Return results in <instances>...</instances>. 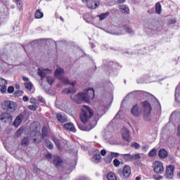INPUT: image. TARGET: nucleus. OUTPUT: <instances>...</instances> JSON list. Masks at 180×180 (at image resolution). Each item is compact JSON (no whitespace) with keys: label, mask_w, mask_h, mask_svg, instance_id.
Returning <instances> with one entry per match:
<instances>
[{"label":"nucleus","mask_w":180,"mask_h":180,"mask_svg":"<svg viewBox=\"0 0 180 180\" xmlns=\"http://www.w3.org/2000/svg\"><path fill=\"white\" fill-rule=\"evenodd\" d=\"M70 98L75 103H82V102L89 103L95 98V91L92 88L84 89L77 95L72 94Z\"/></svg>","instance_id":"1"},{"label":"nucleus","mask_w":180,"mask_h":180,"mask_svg":"<svg viewBox=\"0 0 180 180\" xmlns=\"http://www.w3.org/2000/svg\"><path fill=\"white\" fill-rule=\"evenodd\" d=\"M141 110L143 113V119L148 122L151 120V104L148 101H143L141 103Z\"/></svg>","instance_id":"2"},{"label":"nucleus","mask_w":180,"mask_h":180,"mask_svg":"<svg viewBox=\"0 0 180 180\" xmlns=\"http://www.w3.org/2000/svg\"><path fill=\"white\" fill-rule=\"evenodd\" d=\"M92 116H94V112L91 108L88 105H84L80 113V119L82 123H86Z\"/></svg>","instance_id":"3"},{"label":"nucleus","mask_w":180,"mask_h":180,"mask_svg":"<svg viewBox=\"0 0 180 180\" xmlns=\"http://www.w3.org/2000/svg\"><path fill=\"white\" fill-rule=\"evenodd\" d=\"M2 109L4 110H6L7 113H13L15 110H16V108H18V105L16 103L12 101H5L3 102L2 105Z\"/></svg>","instance_id":"4"},{"label":"nucleus","mask_w":180,"mask_h":180,"mask_svg":"<svg viewBox=\"0 0 180 180\" xmlns=\"http://www.w3.org/2000/svg\"><path fill=\"white\" fill-rule=\"evenodd\" d=\"M118 175L122 176L124 179H127L131 175V168L130 166L126 165L124 166L123 169L117 170Z\"/></svg>","instance_id":"5"},{"label":"nucleus","mask_w":180,"mask_h":180,"mask_svg":"<svg viewBox=\"0 0 180 180\" xmlns=\"http://www.w3.org/2000/svg\"><path fill=\"white\" fill-rule=\"evenodd\" d=\"M153 168L155 174H162L164 172V164L160 161H155L153 164Z\"/></svg>","instance_id":"6"},{"label":"nucleus","mask_w":180,"mask_h":180,"mask_svg":"<svg viewBox=\"0 0 180 180\" xmlns=\"http://www.w3.org/2000/svg\"><path fill=\"white\" fill-rule=\"evenodd\" d=\"M174 170H175V167H174V165H167L166 167L165 178H166V179H174Z\"/></svg>","instance_id":"7"},{"label":"nucleus","mask_w":180,"mask_h":180,"mask_svg":"<svg viewBox=\"0 0 180 180\" xmlns=\"http://www.w3.org/2000/svg\"><path fill=\"white\" fill-rule=\"evenodd\" d=\"M84 123L85 122H83L82 124L78 123L77 124H78L79 129H80V130H83L84 131H89L92 130V129H94V127H95V126H96V124L98 123V120H94L92 121V122L91 123L90 127H86Z\"/></svg>","instance_id":"8"},{"label":"nucleus","mask_w":180,"mask_h":180,"mask_svg":"<svg viewBox=\"0 0 180 180\" xmlns=\"http://www.w3.org/2000/svg\"><path fill=\"white\" fill-rule=\"evenodd\" d=\"M51 72H53V70L48 68H39L37 70V74L39 77H41V79L46 78V77H47V75L49 74H51Z\"/></svg>","instance_id":"9"},{"label":"nucleus","mask_w":180,"mask_h":180,"mask_svg":"<svg viewBox=\"0 0 180 180\" xmlns=\"http://www.w3.org/2000/svg\"><path fill=\"white\" fill-rule=\"evenodd\" d=\"M56 117L60 123H67L68 122V117L64 112H58Z\"/></svg>","instance_id":"10"},{"label":"nucleus","mask_w":180,"mask_h":180,"mask_svg":"<svg viewBox=\"0 0 180 180\" xmlns=\"http://www.w3.org/2000/svg\"><path fill=\"white\" fill-rule=\"evenodd\" d=\"M12 115L9 114V112L3 113L0 116V120L4 122V123H12Z\"/></svg>","instance_id":"11"},{"label":"nucleus","mask_w":180,"mask_h":180,"mask_svg":"<svg viewBox=\"0 0 180 180\" xmlns=\"http://www.w3.org/2000/svg\"><path fill=\"white\" fill-rule=\"evenodd\" d=\"M53 143H55L56 147L59 149L61 150V148H63V147H65V144H67V141L64 140V141H60L58 139H57L56 137H53L52 139Z\"/></svg>","instance_id":"12"},{"label":"nucleus","mask_w":180,"mask_h":180,"mask_svg":"<svg viewBox=\"0 0 180 180\" xmlns=\"http://www.w3.org/2000/svg\"><path fill=\"white\" fill-rule=\"evenodd\" d=\"M131 113L135 117H139V116H140L141 111L140 110V108L139 107V105L135 104L134 105L132 106L131 109Z\"/></svg>","instance_id":"13"},{"label":"nucleus","mask_w":180,"mask_h":180,"mask_svg":"<svg viewBox=\"0 0 180 180\" xmlns=\"http://www.w3.org/2000/svg\"><path fill=\"white\" fill-rule=\"evenodd\" d=\"M121 134L123 140H124L125 141H130V131H129V129H127V128H123L121 130Z\"/></svg>","instance_id":"14"},{"label":"nucleus","mask_w":180,"mask_h":180,"mask_svg":"<svg viewBox=\"0 0 180 180\" xmlns=\"http://www.w3.org/2000/svg\"><path fill=\"white\" fill-rule=\"evenodd\" d=\"M91 161L94 162V164L101 162V153L98 150H96L94 152V156L91 158Z\"/></svg>","instance_id":"15"},{"label":"nucleus","mask_w":180,"mask_h":180,"mask_svg":"<svg viewBox=\"0 0 180 180\" xmlns=\"http://www.w3.org/2000/svg\"><path fill=\"white\" fill-rule=\"evenodd\" d=\"M63 128L65 130H69L70 131H72V133L77 132V129H75V126L72 122H68L63 124Z\"/></svg>","instance_id":"16"},{"label":"nucleus","mask_w":180,"mask_h":180,"mask_svg":"<svg viewBox=\"0 0 180 180\" xmlns=\"http://www.w3.org/2000/svg\"><path fill=\"white\" fill-rule=\"evenodd\" d=\"M6 85L8 82L4 78H0V91L1 94H6Z\"/></svg>","instance_id":"17"},{"label":"nucleus","mask_w":180,"mask_h":180,"mask_svg":"<svg viewBox=\"0 0 180 180\" xmlns=\"http://www.w3.org/2000/svg\"><path fill=\"white\" fill-rule=\"evenodd\" d=\"M77 83L72 82L71 83V87L63 90V94H75L77 92V89L74 86Z\"/></svg>","instance_id":"18"},{"label":"nucleus","mask_w":180,"mask_h":180,"mask_svg":"<svg viewBox=\"0 0 180 180\" xmlns=\"http://www.w3.org/2000/svg\"><path fill=\"white\" fill-rule=\"evenodd\" d=\"M23 121V115H19L16 117L15 120H14L13 125L15 127H19Z\"/></svg>","instance_id":"19"},{"label":"nucleus","mask_w":180,"mask_h":180,"mask_svg":"<svg viewBox=\"0 0 180 180\" xmlns=\"http://www.w3.org/2000/svg\"><path fill=\"white\" fill-rule=\"evenodd\" d=\"M53 165L56 166L57 168L63 165V160L61 159V158L58 156H53Z\"/></svg>","instance_id":"20"},{"label":"nucleus","mask_w":180,"mask_h":180,"mask_svg":"<svg viewBox=\"0 0 180 180\" xmlns=\"http://www.w3.org/2000/svg\"><path fill=\"white\" fill-rule=\"evenodd\" d=\"M160 158H167L168 157V152L165 149H160L158 152Z\"/></svg>","instance_id":"21"},{"label":"nucleus","mask_w":180,"mask_h":180,"mask_svg":"<svg viewBox=\"0 0 180 180\" xmlns=\"http://www.w3.org/2000/svg\"><path fill=\"white\" fill-rule=\"evenodd\" d=\"M123 31L119 33H117V34H124L125 32L127 33H134L133 30L129 27H122Z\"/></svg>","instance_id":"22"},{"label":"nucleus","mask_w":180,"mask_h":180,"mask_svg":"<svg viewBox=\"0 0 180 180\" xmlns=\"http://www.w3.org/2000/svg\"><path fill=\"white\" fill-rule=\"evenodd\" d=\"M63 74H64V70L59 68L56 69V70L55 72V77H56L57 78H58L60 79V78L63 77H61V75H63Z\"/></svg>","instance_id":"23"},{"label":"nucleus","mask_w":180,"mask_h":180,"mask_svg":"<svg viewBox=\"0 0 180 180\" xmlns=\"http://www.w3.org/2000/svg\"><path fill=\"white\" fill-rule=\"evenodd\" d=\"M153 101L156 106L157 110H161V104H160V101L154 96L153 97Z\"/></svg>","instance_id":"24"},{"label":"nucleus","mask_w":180,"mask_h":180,"mask_svg":"<svg viewBox=\"0 0 180 180\" xmlns=\"http://www.w3.org/2000/svg\"><path fill=\"white\" fill-rule=\"evenodd\" d=\"M107 179L108 180H117V177L116 176V174L113 172H110L107 174Z\"/></svg>","instance_id":"25"},{"label":"nucleus","mask_w":180,"mask_h":180,"mask_svg":"<svg viewBox=\"0 0 180 180\" xmlns=\"http://www.w3.org/2000/svg\"><path fill=\"white\" fill-rule=\"evenodd\" d=\"M122 156L126 161H133V155H131L130 153L122 154Z\"/></svg>","instance_id":"26"},{"label":"nucleus","mask_w":180,"mask_h":180,"mask_svg":"<svg viewBox=\"0 0 180 180\" xmlns=\"http://www.w3.org/2000/svg\"><path fill=\"white\" fill-rule=\"evenodd\" d=\"M109 15H110V13L109 12H107V13H104L98 15V18H99V20L102 21V20H104V19H106V18H108Z\"/></svg>","instance_id":"27"},{"label":"nucleus","mask_w":180,"mask_h":180,"mask_svg":"<svg viewBox=\"0 0 180 180\" xmlns=\"http://www.w3.org/2000/svg\"><path fill=\"white\" fill-rule=\"evenodd\" d=\"M59 79H60V82H62V84H64V85L71 84V83L70 82V80H68V78H67V77H60Z\"/></svg>","instance_id":"28"},{"label":"nucleus","mask_w":180,"mask_h":180,"mask_svg":"<svg viewBox=\"0 0 180 180\" xmlns=\"http://www.w3.org/2000/svg\"><path fill=\"white\" fill-rule=\"evenodd\" d=\"M120 9L123 12V13H129V6L127 5H121L119 6Z\"/></svg>","instance_id":"29"},{"label":"nucleus","mask_w":180,"mask_h":180,"mask_svg":"<svg viewBox=\"0 0 180 180\" xmlns=\"http://www.w3.org/2000/svg\"><path fill=\"white\" fill-rule=\"evenodd\" d=\"M43 16H44L43 12L40 11V10L36 11V13H35L36 19H41Z\"/></svg>","instance_id":"30"},{"label":"nucleus","mask_w":180,"mask_h":180,"mask_svg":"<svg viewBox=\"0 0 180 180\" xmlns=\"http://www.w3.org/2000/svg\"><path fill=\"white\" fill-rule=\"evenodd\" d=\"M113 159H112L109 153H108V155H106V157L104 158V161L105 162V164H110V162H112V160Z\"/></svg>","instance_id":"31"},{"label":"nucleus","mask_w":180,"mask_h":180,"mask_svg":"<svg viewBox=\"0 0 180 180\" xmlns=\"http://www.w3.org/2000/svg\"><path fill=\"white\" fill-rule=\"evenodd\" d=\"M108 154H110L112 160L113 158H118L120 156V153L116 152H108Z\"/></svg>","instance_id":"32"},{"label":"nucleus","mask_w":180,"mask_h":180,"mask_svg":"<svg viewBox=\"0 0 180 180\" xmlns=\"http://www.w3.org/2000/svg\"><path fill=\"white\" fill-rule=\"evenodd\" d=\"M98 6H99V2L93 3L91 6L90 4H87V6L89 9H96V8H98Z\"/></svg>","instance_id":"33"},{"label":"nucleus","mask_w":180,"mask_h":180,"mask_svg":"<svg viewBox=\"0 0 180 180\" xmlns=\"http://www.w3.org/2000/svg\"><path fill=\"white\" fill-rule=\"evenodd\" d=\"M30 140H29V138H27V137H25V138H24L22 140V141H21V144H22V146H29V143H30Z\"/></svg>","instance_id":"34"},{"label":"nucleus","mask_w":180,"mask_h":180,"mask_svg":"<svg viewBox=\"0 0 180 180\" xmlns=\"http://www.w3.org/2000/svg\"><path fill=\"white\" fill-rule=\"evenodd\" d=\"M46 147H47V148H49V150H53L54 148V145L49 140L46 141Z\"/></svg>","instance_id":"35"},{"label":"nucleus","mask_w":180,"mask_h":180,"mask_svg":"<svg viewBox=\"0 0 180 180\" xmlns=\"http://www.w3.org/2000/svg\"><path fill=\"white\" fill-rule=\"evenodd\" d=\"M25 86L26 88V89H27L28 91H32V88H33V84H32V82H29L25 84Z\"/></svg>","instance_id":"36"},{"label":"nucleus","mask_w":180,"mask_h":180,"mask_svg":"<svg viewBox=\"0 0 180 180\" xmlns=\"http://www.w3.org/2000/svg\"><path fill=\"white\" fill-rule=\"evenodd\" d=\"M60 110H63V112H68V103H63L62 107L60 108Z\"/></svg>","instance_id":"37"},{"label":"nucleus","mask_w":180,"mask_h":180,"mask_svg":"<svg viewBox=\"0 0 180 180\" xmlns=\"http://www.w3.org/2000/svg\"><path fill=\"white\" fill-rule=\"evenodd\" d=\"M155 155H157V149L153 148L152 149L149 153H148V156L149 157H155Z\"/></svg>","instance_id":"38"},{"label":"nucleus","mask_w":180,"mask_h":180,"mask_svg":"<svg viewBox=\"0 0 180 180\" xmlns=\"http://www.w3.org/2000/svg\"><path fill=\"white\" fill-rule=\"evenodd\" d=\"M131 147H132V148H134L135 150H139L140 148V144L137 142H133L131 143Z\"/></svg>","instance_id":"39"},{"label":"nucleus","mask_w":180,"mask_h":180,"mask_svg":"<svg viewBox=\"0 0 180 180\" xmlns=\"http://www.w3.org/2000/svg\"><path fill=\"white\" fill-rule=\"evenodd\" d=\"M155 11L159 15H160V13H161V4L160 3L156 4Z\"/></svg>","instance_id":"40"},{"label":"nucleus","mask_w":180,"mask_h":180,"mask_svg":"<svg viewBox=\"0 0 180 180\" xmlns=\"http://www.w3.org/2000/svg\"><path fill=\"white\" fill-rule=\"evenodd\" d=\"M113 165H114V167H115V168L120 167V161L117 159H114Z\"/></svg>","instance_id":"41"},{"label":"nucleus","mask_w":180,"mask_h":180,"mask_svg":"<svg viewBox=\"0 0 180 180\" xmlns=\"http://www.w3.org/2000/svg\"><path fill=\"white\" fill-rule=\"evenodd\" d=\"M140 158H141L140 153H136V154L132 155V161H134L136 160H140Z\"/></svg>","instance_id":"42"},{"label":"nucleus","mask_w":180,"mask_h":180,"mask_svg":"<svg viewBox=\"0 0 180 180\" xmlns=\"http://www.w3.org/2000/svg\"><path fill=\"white\" fill-rule=\"evenodd\" d=\"M46 80L48 84H49V85H52V84H54V78L51 77H47Z\"/></svg>","instance_id":"43"},{"label":"nucleus","mask_w":180,"mask_h":180,"mask_svg":"<svg viewBox=\"0 0 180 180\" xmlns=\"http://www.w3.org/2000/svg\"><path fill=\"white\" fill-rule=\"evenodd\" d=\"M41 134L43 137H46L47 136V127H43L42 131H41Z\"/></svg>","instance_id":"44"},{"label":"nucleus","mask_w":180,"mask_h":180,"mask_svg":"<svg viewBox=\"0 0 180 180\" xmlns=\"http://www.w3.org/2000/svg\"><path fill=\"white\" fill-rule=\"evenodd\" d=\"M168 143H169L172 146L175 145V138L171 136L168 139Z\"/></svg>","instance_id":"45"},{"label":"nucleus","mask_w":180,"mask_h":180,"mask_svg":"<svg viewBox=\"0 0 180 180\" xmlns=\"http://www.w3.org/2000/svg\"><path fill=\"white\" fill-rule=\"evenodd\" d=\"M14 91H15V87H13V86H8L7 89L8 94H13Z\"/></svg>","instance_id":"46"},{"label":"nucleus","mask_w":180,"mask_h":180,"mask_svg":"<svg viewBox=\"0 0 180 180\" xmlns=\"http://www.w3.org/2000/svg\"><path fill=\"white\" fill-rule=\"evenodd\" d=\"M22 133H23V129H22V128L19 129L16 133H15V136H17V137H19L20 136H22Z\"/></svg>","instance_id":"47"},{"label":"nucleus","mask_w":180,"mask_h":180,"mask_svg":"<svg viewBox=\"0 0 180 180\" xmlns=\"http://www.w3.org/2000/svg\"><path fill=\"white\" fill-rule=\"evenodd\" d=\"M38 100L39 102H41V103H46V100H44V98H43V96H39L37 97Z\"/></svg>","instance_id":"48"},{"label":"nucleus","mask_w":180,"mask_h":180,"mask_svg":"<svg viewBox=\"0 0 180 180\" xmlns=\"http://www.w3.org/2000/svg\"><path fill=\"white\" fill-rule=\"evenodd\" d=\"M103 115H105L104 110L97 111V115L98 116V117H102Z\"/></svg>","instance_id":"49"},{"label":"nucleus","mask_w":180,"mask_h":180,"mask_svg":"<svg viewBox=\"0 0 180 180\" xmlns=\"http://www.w3.org/2000/svg\"><path fill=\"white\" fill-rule=\"evenodd\" d=\"M33 171H34V172H36V174H40V172H41L40 169H39V167H37V166L34 167Z\"/></svg>","instance_id":"50"},{"label":"nucleus","mask_w":180,"mask_h":180,"mask_svg":"<svg viewBox=\"0 0 180 180\" xmlns=\"http://www.w3.org/2000/svg\"><path fill=\"white\" fill-rule=\"evenodd\" d=\"M148 148H150V146L148 145H145L142 147V151L147 153Z\"/></svg>","instance_id":"51"},{"label":"nucleus","mask_w":180,"mask_h":180,"mask_svg":"<svg viewBox=\"0 0 180 180\" xmlns=\"http://www.w3.org/2000/svg\"><path fill=\"white\" fill-rule=\"evenodd\" d=\"M178 96H179V87L177 86L176 88V92H175V98L176 99H178Z\"/></svg>","instance_id":"52"},{"label":"nucleus","mask_w":180,"mask_h":180,"mask_svg":"<svg viewBox=\"0 0 180 180\" xmlns=\"http://www.w3.org/2000/svg\"><path fill=\"white\" fill-rule=\"evenodd\" d=\"M168 23H169V25H174V24L176 23V20L170 19V20H169Z\"/></svg>","instance_id":"53"},{"label":"nucleus","mask_w":180,"mask_h":180,"mask_svg":"<svg viewBox=\"0 0 180 180\" xmlns=\"http://www.w3.org/2000/svg\"><path fill=\"white\" fill-rule=\"evenodd\" d=\"M18 8H22V4H20V0H14Z\"/></svg>","instance_id":"54"},{"label":"nucleus","mask_w":180,"mask_h":180,"mask_svg":"<svg viewBox=\"0 0 180 180\" xmlns=\"http://www.w3.org/2000/svg\"><path fill=\"white\" fill-rule=\"evenodd\" d=\"M28 109H30V110H36L37 108L35 105H31L28 107Z\"/></svg>","instance_id":"55"},{"label":"nucleus","mask_w":180,"mask_h":180,"mask_svg":"<svg viewBox=\"0 0 180 180\" xmlns=\"http://www.w3.org/2000/svg\"><path fill=\"white\" fill-rule=\"evenodd\" d=\"M101 155H103V157H105L106 155V150L105 149L101 150Z\"/></svg>","instance_id":"56"},{"label":"nucleus","mask_w":180,"mask_h":180,"mask_svg":"<svg viewBox=\"0 0 180 180\" xmlns=\"http://www.w3.org/2000/svg\"><path fill=\"white\" fill-rule=\"evenodd\" d=\"M52 155L51 153H48L46 155V158L48 159V160H51V158H52Z\"/></svg>","instance_id":"57"},{"label":"nucleus","mask_w":180,"mask_h":180,"mask_svg":"<svg viewBox=\"0 0 180 180\" xmlns=\"http://www.w3.org/2000/svg\"><path fill=\"white\" fill-rule=\"evenodd\" d=\"M30 103H36V98H30Z\"/></svg>","instance_id":"58"},{"label":"nucleus","mask_w":180,"mask_h":180,"mask_svg":"<svg viewBox=\"0 0 180 180\" xmlns=\"http://www.w3.org/2000/svg\"><path fill=\"white\" fill-rule=\"evenodd\" d=\"M22 99H23L24 102H27V101H29V97L25 96L22 98Z\"/></svg>","instance_id":"59"},{"label":"nucleus","mask_w":180,"mask_h":180,"mask_svg":"<svg viewBox=\"0 0 180 180\" xmlns=\"http://www.w3.org/2000/svg\"><path fill=\"white\" fill-rule=\"evenodd\" d=\"M139 92H140V91H133V92H131V93H130V94H129V96H131V95H136V94H139Z\"/></svg>","instance_id":"60"},{"label":"nucleus","mask_w":180,"mask_h":180,"mask_svg":"<svg viewBox=\"0 0 180 180\" xmlns=\"http://www.w3.org/2000/svg\"><path fill=\"white\" fill-rule=\"evenodd\" d=\"M155 180H161L162 179V176H158V177H155Z\"/></svg>","instance_id":"61"},{"label":"nucleus","mask_w":180,"mask_h":180,"mask_svg":"<svg viewBox=\"0 0 180 180\" xmlns=\"http://www.w3.org/2000/svg\"><path fill=\"white\" fill-rule=\"evenodd\" d=\"M118 4H124L126 2V0H117Z\"/></svg>","instance_id":"62"},{"label":"nucleus","mask_w":180,"mask_h":180,"mask_svg":"<svg viewBox=\"0 0 180 180\" xmlns=\"http://www.w3.org/2000/svg\"><path fill=\"white\" fill-rule=\"evenodd\" d=\"M177 134H178V136H180V124H179V127H178Z\"/></svg>","instance_id":"63"},{"label":"nucleus","mask_w":180,"mask_h":180,"mask_svg":"<svg viewBox=\"0 0 180 180\" xmlns=\"http://www.w3.org/2000/svg\"><path fill=\"white\" fill-rule=\"evenodd\" d=\"M137 82H138V84H144V81H143L140 79L137 80Z\"/></svg>","instance_id":"64"}]
</instances>
